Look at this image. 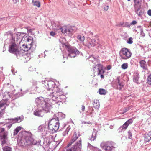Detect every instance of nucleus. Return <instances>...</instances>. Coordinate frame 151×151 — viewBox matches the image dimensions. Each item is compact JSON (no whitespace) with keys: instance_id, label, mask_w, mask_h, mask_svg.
<instances>
[{"instance_id":"nucleus-1","label":"nucleus","mask_w":151,"mask_h":151,"mask_svg":"<svg viewBox=\"0 0 151 151\" xmlns=\"http://www.w3.org/2000/svg\"><path fill=\"white\" fill-rule=\"evenodd\" d=\"M42 83L44 84L48 91L52 90L51 92H48L47 93V98L52 100L54 103H57L60 105L62 104V102L66 99V96L62 90L56 86L55 82L52 81H42Z\"/></svg>"},{"instance_id":"nucleus-2","label":"nucleus","mask_w":151,"mask_h":151,"mask_svg":"<svg viewBox=\"0 0 151 151\" xmlns=\"http://www.w3.org/2000/svg\"><path fill=\"white\" fill-rule=\"evenodd\" d=\"M35 102L37 107L33 112L35 116L42 117L45 113L50 111L51 106L48 103H46L43 97L36 98Z\"/></svg>"},{"instance_id":"nucleus-3","label":"nucleus","mask_w":151,"mask_h":151,"mask_svg":"<svg viewBox=\"0 0 151 151\" xmlns=\"http://www.w3.org/2000/svg\"><path fill=\"white\" fill-rule=\"evenodd\" d=\"M40 142V141L37 142L34 139L31 132H27L23 134L20 141L18 142V144L20 146L24 147L35 145L39 147L41 146Z\"/></svg>"},{"instance_id":"nucleus-4","label":"nucleus","mask_w":151,"mask_h":151,"mask_svg":"<svg viewBox=\"0 0 151 151\" xmlns=\"http://www.w3.org/2000/svg\"><path fill=\"white\" fill-rule=\"evenodd\" d=\"M7 35L11 37L10 43L9 45V51L11 53H12L15 55L17 58H19L23 55V52L22 50H20L19 46L15 43V34L11 31H9L6 33Z\"/></svg>"},{"instance_id":"nucleus-5","label":"nucleus","mask_w":151,"mask_h":151,"mask_svg":"<svg viewBox=\"0 0 151 151\" xmlns=\"http://www.w3.org/2000/svg\"><path fill=\"white\" fill-rule=\"evenodd\" d=\"M79 136L78 132H74L72 138L66 147V151H78L80 150L81 148V140L80 139L71 148L69 147L76 140Z\"/></svg>"},{"instance_id":"nucleus-6","label":"nucleus","mask_w":151,"mask_h":151,"mask_svg":"<svg viewBox=\"0 0 151 151\" xmlns=\"http://www.w3.org/2000/svg\"><path fill=\"white\" fill-rule=\"evenodd\" d=\"M65 50H67L68 52V54H66L64 52V51L63 52V58H68L70 57L71 58H74L77 55H78L80 53V52L75 47H71L69 45Z\"/></svg>"},{"instance_id":"nucleus-7","label":"nucleus","mask_w":151,"mask_h":151,"mask_svg":"<svg viewBox=\"0 0 151 151\" xmlns=\"http://www.w3.org/2000/svg\"><path fill=\"white\" fill-rule=\"evenodd\" d=\"M16 41L19 42L25 41L26 43H32L33 38L30 36H27L25 34L23 33L18 32L16 35Z\"/></svg>"},{"instance_id":"nucleus-8","label":"nucleus","mask_w":151,"mask_h":151,"mask_svg":"<svg viewBox=\"0 0 151 151\" xmlns=\"http://www.w3.org/2000/svg\"><path fill=\"white\" fill-rule=\"evenodd\" d=\"M59 123L56 119H53L49 122L48 128L50 131L54 133L56 132L59 128Z\"/></svg>"},{"instance_id":"nucleus-9","label":"nucleus","mask_w":151,"mask_h":151,"mask_svg":"<svg viewBox=\"0 0 151 151\" xmlns=\"http://www.w3.org/2000/svg\"><path fill=\"white\" fill-rule=\"evenodd\" d=\"M100 145L101 148L105 151H112L114 150L115 148L113 146V143L110 142H102L101 143ZM96 151H101L96 149Z\"/></svg>"},{"instance_id":"nucleus-10","label":"nucleus","mask_w":151,"mask_h":151,"mask_svg":"<svg viewBox=\"0 0 151 151\" xmlns=\"http://www.w3.org/2000/svg\"><path fill=\"white\" fill-rule=\"evenodd\" d=\"M119 55L122 59L124 60H127L131 57L132 53L128 49L126 48H123L121 50Z\"/></svg>"},{"instance_id":"nucleus-11","label":"nucleus","mask_w":151,"mask_h":151,"mask_svg":"<svg viewBox=\"0 0 151 151\" xmlns=\"http://www.w3.org/2000/svg\"><path fill=\"white\" fill-rule=\"evenodd\" d=\"M62 33L66 35L71 36L74 31L73 27H63L60 29Z\"/></svg>"},{"instance_id":"nucleus-12","label":"nucleus","mask_w":151,"mask_h":151,"mask_svg":"<svg viewBox=\"0 0 151 151\" xmlns=\"http://www.w3.org/2000/svg\"><path fill=\"white\" fill-rule=\"evenodd\" d=\"M93 71L94 73H96L98 75L102 74L104 72L103 70L102 65L100 64H97L96 66L95 65L94 66H93Z\"/></svg>"},{"instance_id":"nucleus-13","label":"nucleus","mask_w":151,"mask_h":151,"mask_svg":"<svg viewBox=\"0 0 151 151\" xmlns=\"http://www.w3.org/2000/svg\"><path fill=\"white\" fill-rule=\"evenodd\" d=\"M59 41L60 43V49L61 50L64 51V50L66 48H68L70 45L66 42V40L63 37H61L59 39Z\"/></svg>"},{"instance_id":"nucleus-14","label":"nucleus","mask_w":151,"mask_h":151,"mask_svg":"<svg viewBox=\"0 0 151 151\" xmlns=\"http://www.w3.org/2000/svg\"><path fill=\"white\" fill-rule=\"evenodd\" d=\"M47 128L44 125H40L37 128V131L40 132L42 136H46L47 133L46 132Z\"/></svg>"},{"instance_id":"nucleus-15","label":"nucleus","mask_w":151,"mask_h":151,"mask_svg":"<svg viewBox=\"0 0 151 151\" xmlns=\"http://www.w3.org/2000/svg\"><path fill=\"white\" fill-rule=\"evenodd\" d=\"M32 44L31 42H28L26 43V44H23L21 47V49L20 50L22 51L23 53L24 52L28 51L31 47Z\"/></svg>"},{"instance_id":"nucleus-16","label":"nucleus","mask_w":151,"mask_h":151,"mask_svg":"<svg viewBox=\"0 0 151 151\" xmlns=\"http://www.w3.org/2000/svg\"><path fill=\"white\" fill-rule=\"evenodd\" d=\"M132 120L130 119L127 121L122 126H121L119 128V130H125L128 127L129 125L132 122Z\"/></svg>"},{"instance_id":"nucleus-17","label":"nucleus","mask_w":151,"mask_h":151,"mask_svg":"<svg viewBox=\"0 0 151 151\" xmlns=\"http://www.w3.org/2000/svg\"><path fill=\"white\" fill-rule=\"evenodd\" d=\"M12 95L10 93V92H9V91H6L5 92L2 94V96L3 98L4 99H3L2 100H4V101H7L9 102H9L8 101V100L11 97Z\"/></svg>"},{"instance_id":"nucleus-18","label":"nucleus","mask_w":151,"mask_h":151,"mask_svg":"<svg viewBox=\"0 0 151 151\" xmlns=\"http://www.w3.org/2000/svg\"><path fill=\"white\" fill-rule=\"evenodd\" d=\"M124 85L122 82L121 81L119 78L116 80L115 88L117 89L120 90L123 86Z\"/></svg>"},{"instance_id":"nucleus-19","label":"nucleus","mask_w":151,"mask_h":151,"mask_svg":"<svg viewBox=\"0 0 151 151\" xmlns=\"http://www.w3.org/2000/svg\"><path fill=\"white\" fill-rule=\"evenodd\" d=\"M60 143V142H59L57 144L56 142L55 141H52L50 142H48V145L50 148L51 149H54L56 148Z\"/></svg>"},{"instance_id":"nucleus-20","label":"nucleus","mask_w":151,"mask_h":151,"mask_svg":"<svg viewBox=\"0 0 151 151\" xmlns=\"http://www.w3.org/2000/svg\"><path fill=\"white\" fill-rule=\"evenodd\" d=\"M7 133H1V134L0 140L1 141L2 144H4L6 142V141L7 139Z\"/></svg>"},{"instance_id":"nucleus-21","label":"nucleus","mask_w":151,"mask_h":151,"mask_svg":"<svg viewBox=\"0 0 151 151\" xmlns=\"http://www.w3.org/2000/svg\"><path fill=\"white\" fill-rule=\"evenodd\" d=\"M97 133V131L95 129H94L92 134L89 137V139L91 141H94L96 137Z\"/></svg>"},{"instance_id":"nucleus-22","label":"nucleus","mask_w":151,"mask_h":151,"mask_svg":"<svg viewBox=\"0 0 151 151\" xmlns=\"http://www.w3.org/2000/svg\"><path fill=\"white\" fill-rule=\"evenodd\" d=\"M139 73L137 72H135L134 74L133 81L137 83H138V81L139 78Z\"/></svg>"},{"instance_id":"nucleus-23","label":"nucleus","mask_w":151,"mask_h":151,"mask_svg":"<svg viewBox=\"0 0 151 151\" xmlns=\"http://www.w3.org/2000/svg\"><path fill=\"white\" fill-rule=\"evenodd\" d=\"M77 38L81 42L83 43V44L84 45H86L83 42L84 41L85 39V37L84 36L80 35H78L77 37Z\"/></svg>"},{"instance_id":"nucleus-24","label":"nucleus","mask_w":151,"mask_h":151,"mask_svg":"<svg viewBox=\"0 0 151 151\" xmlns=\"http://www.w3.org/2000/svg\"><path fill=\"white\" fill-rule=\"evenodd\" d=\"M7 120H10V121H12L11 123H12L19 122L21 121V119L20 117L19 118H16L14 119H8Z\"/></svg>"},{"instance_id":"nucleus-25","label":"nucleus","mask_w":151,"mask_h":151,"mask_svg":"<svg viewBox=\"0 0 151 151\" xmlns=\"http://www.w3.org/2000/svg\"><path fill=\"white\" fill-rule=\"evenodd\" d=\"M140 65L141 67L143 69L145 70L147 69V66L146 64V62L144 60H142L139 62Z\"/></svg>"},{"instance_id":"nucleus-26","label":"nucleus","mask_w":151,"mask_h":151,"mask_svg":"<svg viewBox=\"0 0 151 151\" xmlns=\"http://www.w3.org/2000/svg\"><path fill=\"white\" fill-rule=\"evenodd\" d=\"M135 12L139 16H141L144 13L139 8H137V9L135 8Z\"/></svg>"},{"instance_id":"nucleus-27","label":"nucleus","mask_w":151,"mask_h":151,"mask_svg":"<svg viewBox=\"0 0 151 151\" xmlns=\"http://www.w3.org/2000/svg\"><path fill=\"white\" fill-rule=\"evenodd\" d=\"M9 105V102L7 101H4V100H1L0 101V109L2 107L4 106L5 107Z\"/></svg>"},{"instance_id":"nucleus-28","label":"nucleus","mask_w":151,"mask_h":151,"mask_svg":"<svg viewBox=\"0 0 151 151\" xmlns=\"http://www.w3.org/2000/svg\"><path fill=\"white\" fill-rule=\"evenodd\" d=\"M93 104V107L96 109H98L99 107V102L98 100H94Z\"/></svg>"},{"instance_id":"nucleus-29","label":"nucleus","mask_w":151,"mask_h":151,"mask_svg":"<svg viewBox=\"0 0 151 151\" xmlns=\"http://www.w3.org/2000/svg\"><path fill=\"white\" fill-rule=\"evenodd\" d=\"M151 140V136L150 134L148 133L146 134L145 136V140L147 142Z\"/></svg>"},{"instance_id":"nucleus-30","label":"nucleus","mask_w":151,"mask_h":151,"mask_svg":"<svg viewBox=\"0 0 151 151\" xmlns=\"http://www.w3.org/2000/svg\"><path fill=\"white\" fill-rule=\"evenodd\" d=\"M71 129V127L70 126H68L66 128L65 130L63 133V136H65L68 133V132L70 131Z\"/></svg>"},{"instance_id":"nucleus-31","label":"nucleus","mask_w":151,"mask_h":151,"mask_svg":"<svg viewBox=\"0 0 151 151\" xmlns=\"http://www.w3.org/2000/svg\"><path fill=\"white\" fill-rule=\"evenodd\" d=\"M96 44V42L95 40L93 39H92L91 41L89 42V45L91 47L94 46Z\"/></svg>"},{"instance_id":"nucleus-32","label":"nucleus","mask_w":151,"mask_h":151,"mask_svg":"<svg viewBox=\"0 0 151 151\" xmlns=\"http://www.w3.org/2000/svg\"><path fill=\"white\" fill-rule=\"evenodd\" d=\"M32 3L33 4L34 6H36L38 7H39L40 6V3L38 1H34V0H32Z\"/></svg>"},{"instance_id":"nucleus-33","label":"nucleus","mask_w":151,"mask_h":151,"mask_svg":"<svg viewBox=\"0 0 151 151\" xmlns=\"http://www.w3.org/2000/svg\"><path fill=\"white\" fill-rule=\"evenodd\" d=\"M21 127H17L14 131V135H16L21 130Z\"/></svg>"},{"instance_id":"nucleus-34","label":"nucleus","mask_w":151,"mask_h":151,"mask_svg":"<svg viewBox=\"0 0 151 151\" xmlns=\"http://www.w3.org/2000/svg\"><path fill=\"white\" fill-rule=\"evenodd\" d=\"M46 96L47 97V96ZM46 99H47V100H46V101H47V102H46V103H48L49 104H50V105H51V109L52 108V106L51 104H50V103L51 102V104H52H52H57L58 105H58V104L57 103H54V102H53V101H52V99H47V97L46 98Z\"/></svg>"},{"instance_id":"nucleus-35","label":"nucleus","mask_w":151,"mask_h":151,"mask_svg":"<svg viewBox=\"0 0 151 151\" xmlns=\"http://www.w3.org/2000/svg\"><path fill=\"white\" fill-rule=\"evenodd\" d=\"M3 151H12V149L10 147L6 146L3 148Z\"/></svg>"},{"instance_id":"nucleus-36","label":"nucleus","mask_w":151,"mask_h":151,"mask_svg":"<svg viewBox=\"0 0 151 151\" xmlns=\"http://www.w3.org/2000/svg\"><path fill=\"white\" fill-rule=\"evenodd\" d=\"M99 93L101 95H104L106 93L105 90L103 89H100L99 90Z\"/></svg>"},{"instance_id":"nucleus-37","label":"nucleus","mask_w":151,"mask_h":151,"mask_svg":"<svg viewBox=\"0 0 151 151\" xmlns=\"http://www.w3.org/2000/svg\"><path fill=\"white\" fill-rule=\"evenodd\" d=\"M128 65L127 63H123L121 65V68L123 69H126L127 68Z\"/></svg>"},{"instance_id":"nucleus-38","label":"nucleus","mask_w":151,"mask_h":151,"mask_svg":"<svg viewBox=\"0 0 151 151\" xmlns=\"http://www.w3.org/2000/svg\"><path fill=\"white\" fill-rule=\"evenodd\" d=\"M147 83L149 84H151V74L150 75L147 79Z\"/></svg>"},{"instance_id":"nucleus-39","label":"nucleus","mask_w":151,"mask_h":151,"mask_svg":"<svg viewBox=\"0 0 151 151\" xmlns=\"http://www.w3.org/2000/svg\"><path fill=\"white\" fill-rule=\"evenodd\" d=\"M141 0H134L135 5H136L137 4L140 5L141 4Z\"/></svg>"},{"instance_id":"nucleus-40","label":"nucleus","mask_w":151,"mask_h":151,"mask_svg":"<svg viewBox=\"0 0 151 151\" xmlns=\"http://www.w3.org/2000/svg\"><path fill=\"white\" fill-rule=\"evenodd\" d=\"M89 60L91 61L92 62H93L96 61V60L93 58V57L91 56L89 58Z\"/></svg>"},{"instance_id":"nucleus-41","label":"nucleus","mask_w":151,"mask_h":151,"mask_svg":"<svg viewBox=\"0 0 151 151\" xmlns=\"http://www.w3.org/2000/svg\"><path fill=\"white\" fill-rule=\"evenodd\" d=\"M127 43L129 44H132L133 43L132 38V37H130L127 41Z\"/></svg>"},{"instance_id":"nucleus-42","label":"nucleus","mask_w":151,"mask_h":151,"mask_svg":"<svg viewBox=\"0 0 151 151\" xmlns=\"http://www.w3.org/2000/svg\"><path fill=\"white\" fill-rule=\"evenodd\" d=\"M4 112V109H2L1 111H0V118L2 116Z\"/></svg>"},{"instance_id":"nucleus-43","label":"nucleus","mask_w":151,"mask_h":151,"mask_svg":"<svg viewBox=\"0 0 151 151\" xmlns=\"http://www.w3.org/2000/svg\"><path fill=\"white\" fill-rule=\"evenodd\" d=\"M128 138L130 139H131L132 138V133L130 131H129L128 132Z\"/></svg>"},{"instance_id":"nucleus-44","label":"nucleus","mask_w":151,"mask_h":151,"mask_svg":"<svg viewBox=\"0 0 151 151\" xmlns=\"http://www.w3.org/2000/svg\"><path fill=\"white\" fill-rule=\"evenodd\" d=\"M130 24L127 22H125L124 24V26L126 27H130Z\"/></svg>"},{"instance_id":"nucleus-45","label":"nucleus","mask_w":151,"mask_h":151,"mask_svg":"<svg viewBox=\"0 0 151 151\" xmlns=\"http://www.w3.org/2000/svg\"><path fill=\"white\" fill-rule=\"evenodd\" d=\"M140 35L142 37H144L145 36V33H144L142 29H140Z\"/></svg>"},{"instance_id":"nucleus-46","label":"nucleus","mask_w":151,"mask_h":151,"mask_svg":"<svg viewBox=\"0 0 151 151\" xmlns=\"http://www.w3.org/2000/svg\"><path fill=\"white\" fill-rule=\"evenodd\" d=\"M0 130L1 132V133H7V132H5V129L4 128H1L0 129Z\"/></svg>"},{"instance_id":"nucleus-47","label":"nucleus","mask_w":151,"mask_h":151,"mask_svg":"<svg viewBox=\"0 0 151 151\" xmlns=\"http://www.w3.org/2000/svg\"><path fill=\"white\" fill-rule=\"evenodd\" d=\"M137 23V22L135 20H134L132 21V22L130 24V25H134L136 24Z\"/></svg>"},{"instance_id":"nucleus-48","label":"nucleus","mask_w":151,"mask_h":151,"mask_svg":"<svg viewBox=\"0 0 151 151\" xmlns=\"http://www.w3.org/2000/svg\"><path fill=\"white\" fill-rule=\"evenodd\" d=\"M39 83V82H37V81H34L33 82V84L34 85H37L38 83Z\"/></svg>"},{"instance_id":"nucleus-49","label":"nucleus","mask_w":151,"mask_h":151,"mask_svg":"<svg viewBox=\"0 0 151 151\" xmlns=\"http://www.w3.org/2000/svg\"><path fill=\"white\" fill-rule=\"evenodd\" d=\"M104 9L106 11H107L109 9V6L108 5H105L104 6Z\"/></svg>"},{"instance_id":"nucleus-50","label":"nucleus","mask_w":151,"mask_h":151,"mask_svg":"<svg viewBox=\"0 0 151 151\" xmlns=\"http://www.w3.org/2000/svg\"><path fill=\"white\" fill-rule=\"evenodd\" d=\"M147 13L149 16H151V9L147 11Z\"/></svg>"},{"instance_id":"nucleus-51","label":"nucleus","mask_w":151,"mask_h":151,"mask_svg":"<svg viewBox=\"0 0 151 151\" xmlns=\"http://www.w3.org/2000/svg\"><path fill=\"white\" fill-rule=\"evenodd\" d=\"M50 34L52 36H54L55 35V32L52 31L50 32Z\"/></svg>"},{"instance_id":"nucleus-52","label":"nucleus","mask_w":151,"mask_h":151,"mask_svg":"<svg viewBox=\"0 0 151 151\" xmlns=\"http://www.w3.org/2000/svg\"><path fill=\"white\" fill-rule=\"evenodd\" d=\"M35 88L36 89V90L39 93L40 91V90L38 89V88H39L38 87H37V86L36 87H35Z\"/></svg>"},{"instance_id":"nucleus-53","label":"nucleus","mask_w":151,"mask_h":151,"mask_svg":"<svg viewBox=\"0 0 151 151\" xmlns=\"http://www.w3.org/2000/svg\"><path fill=\"white\" fill-rule=\"evenodd\" d=\"M85 106L83 105H82L81 110H82V111H84V110H85Z\"/></svg>"},{"instance_id":"nucleus-54","label":"nucleus","mask_w":151,"mask_h":151,"mask_svg":"<svg viewBox=\"0 0 151 151\" xmlns=\"http://www.w3.org/2000/svg\"><path fill=\"white\" fill-rule=\"evenodd\" d=\"M13 2L14 3H16L19 2V0H13Z\"/></svg>"},{"instance_id":"nucleus-55","label":"nucleus","mask_w":151,"mask_h":151,"mask_svg":"<svg viewBox=\"0 0 151 151\" xmlns=\"http://www.w3.org/2000/svg\"><path fill=\"white\" fill-rule=\"evenodd\" d=\"M12 126V124H10V125H8L7 126H6V127H7L8 129H9L10 128V127H11Z\"/></svg>"},{"instance_id":"nucleus-56","label":"nucleus","mask_w":151,"mask_h":151,"mask_svg":"<svg viewBox=\"0 0 151 151\" xmlns=\"http://www.w3.org/2000/svg\"><path fill=\"white\" fill-rule=\"evenodd\" d=\"M124 109H125V111L124 112H126V111H128L129 110V108H125Z\"/></svg>"},{"instance_id":"nucleus-57","label":"nucleus","mask_w":151,"mask_h":151,"mask_svg":"<svg viewBox=\"0 0 151 151\" xmlns=\"http://www.w3.org/2000/svg\"><path fill=\"white\" fill-rule=\"evenodd\" d=\"M114 127L113 125H111L110 126L109 128L111 129H112Z\"/></svg>"},{"instance_id":"nucleus-58","label":"nucleus","mask_w":151,"mask_h":151,"mask_svg":"<svg viewBox=\"0 0 151 151\" xmlns=\"http://www.w3.org/2000/svg\"><path fill=\"white\" fill-rule=\"evenodd\" d=\"M59 115H62V117L63 118H64L65 117V115H64V114H62L61 113H60V114Z\"/></svg>"},{"instance_id":"nucleus-59","label":"nucleus","mask_w":151,"mask_h":151,"mask_svg":"<svg viewBox=\"0 0 151 151\" xmlns=\"http://www.w3.org/2000/svg\"><path fill=\"white\" fill-rule=\"evenodd\" d=\"M101 78H104V76L102 74H101Z\"/></svg>"},{"instance_id":"nucleus-60","label":"nucleus","mask_w":151,"mask_h":151,"mask_svg":"<svg viewBox=\"0 0 151 151\" xmlns=\"http://www.w3.org/2000/svg\"><path fill=\"white\" fill-rule=\"evenodd\" d=\"M110 68H110V66H108V67H107V69H108V70H110Z\"/></svg>"},{"instance_id":"nucleus-61","label":"nucleus","mask_w":151,"mask_h":151,"mask_svg":"<svg viewBox=\"0 0 151 151\" xmlns=\"http://www.w3.org/2000/svg\"><path fill=\"white\" fill-rule=\"evenodd\" d=\"M141 27V26H138L137 27V28H140V27Z\"/></svg>"},{"instance_id":"nucleus-62","label":"nucleus","mask_w":151,"mask_h":151,"mask_svg":"<svg viewBox=\"0 0 151 151\" xmlns=\"http://www.w3.org/2000/svg\"><path fill=\"white\" fill-rule=\"evenodd\" d=\"M149 133V134H150V135H151V131Z\"/></svg>"},{"instance_id":"nucleus-63","label":"nucleus","mask_w":151,"mask_h":151,"mask_svg":"<svg viewBox=\"0 0 151 151\" xmlns=\"http://www.w3.org/2000/svg\"><path fill=\"white\" fill-rule=\"evenodd\" d=\"M31 68H29V70H31Z\"/></svg>"},{"instance_id":"nucleus-64","label":"nucleus","mask_w":151,"mask_h":151,"mask_svg":"<svg viewBox=\"0 0 151 151\" xmlns=\"http://www.w3.org/2000/svg\"><path fill=\"white\" fill-rule=\"evenodd\" d=\"M27 151H33L32 150H30L29 151L28 150Z\"/></svg>"}]
</instances>
